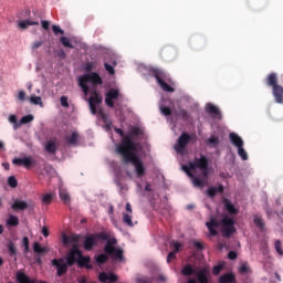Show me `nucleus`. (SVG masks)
Here are the masks:
<instances>
[{"mask_svg": "<svg viewBox=\"0 0 283 283\" xmlns=\"http://www.w3.org/2000/svg\"><path fill=\"white\" fill-rule=\"evenodd\" d=\"M148 74L156 78L158 85L161 87L164 92H175L174 87L167 84V72L159 67H150L148 70Z\"/></svg>", "mask_w": 283, "mask_h": 283, "instance_id": "nucleus-6", "label": "nucleus"}, {"mask_svg": "<svg viewBox=\"0 0 283 283\" xmlns=\"http://www.w3.org/2000/svg\"><path fill=\"white\" fill-rule=\"evenodd\" d=\"M274 247H275L276 253H279V255H283L282 241L276 240L275 243H274Z\"/></svg>", "mask_w": 283, "mask_h": 283, "instance_id": "nucleus-50", "label": "nucleus"}, {"mask_svg": "<svg viewBox=\"0 0 283 283\" xmlns=\"http://www.w3.org/2000/svg\"><path fill=\"white\" fill-rule=\"evenodd\" d=\"M43 45V41H35L32 43V50H39Z\"/></svg>", "mask_w": 283, "mask_h": 283, "instance_id": "nucleus-60", "label": "nucleus"}, {"mask_svg": "<svg viewBox=\"0 0 283 283\" xmlns=\"http://www.w3.org/2000/svg\"><path fill=\"white\" fill-rule=\"evenodd\" d=\"M159 109L164 116H171V108H169L168 106L161 105Z\"/></svg>", "mask_w": 283, "mask_h": 283, "instance_id": "nucleus-48", "label": "nucleus"}, {"mask_svg": "<svg viewBox=\"0 0 283 283\" xmlns=\"http://www.w3.org/2000/svg\"><path fill=\"white\" fill-rule=\"evenodd\" d=\"M12 163L18 167H25V169H30V167H33V165H36V161L32 159V157L14 158Z\"/></svg>", "mask_w": 283, "mask_h": 283, "instance_id": "nucleus-14", "label": "nucleus"}, {"mask_svg": "<svg viewBox=\"0 0 283 283\" xmlns=\"http://www.w3.org/2000/svg\"><path fill=\"white\" fill-rule=\"evenodd\" d=\"M123 222L127 227H134V221H132V214L129 213H123Z\"/></svg>", "mask_w": 283, "mask_h": 283, "instance_id": "nucleus-37", "label": "nucleus"}, {"mask_svg": "<svg viewBox=\"0 0 283 283\" xmlns=\"http://www.w3.org/2000/svg\"><path fill=\"white\" fill-rule=\"evenodd\" d=\"M22 244L24 247V253H28V251H30V239L28 237H23Z\"/></svg>", "mask_w": 283, "mask_h": 283, "instance_id": "nucleus-47", "label": "nucleus"}, {"mask_svg": "<svg viewBox=\"0 0 283 283\" xmlns=\"http://www.w3.org/2000/svg\"><path fill=\"white\" fill-rule=\"evenodd\" d=\"M115 132L122 137V143L116 147V153L122 156V160L125 165H129V163L133 164L137 178H143L146 171L145 164L136 154L140 143L134 142L137 136H143V129L139 127H133L127 135H125V132L120 128H116Z\"/></svg>", "mask_w": 283, "mask_h": 283, "instance_id": "nucleus-1", "label": "nucleus"}, {"mask_svg": "<svg viewBox=\"0 0 283 283\" xmlns=\"http://www.w3.org/2000/svg\"><path fill=\"white\" fill-rule=\"evenodd\" d=\"M84 70L90 74L92 70H96V62H87L84 66Z\"/></svg>", "mask_w": 283, "mask_h": 283, "instance_id": "nucleus-45", "label": "nucleus"}, {"mask_svg": "<svg viewBox=\"0 0 283 283\" xmlns=\"http://www.w3.org/2000/svg\"><path fill=\"white\" fill-rule=\"evenodd\" d=\"M60 198L65 205H70V193L65 190H60Z\"/></svg>", "mask_w": 283, "mask_h": 283, "instance_id": "nucleus-39", "label": "nucleus"}, {"mask_svg": "<svg viewBox=\"0 0 283 283\" xmlns=\"http://www.w3.org/2000/svg\"><path fill=\"white\" fill-rule=\"evenodd\" d=\"M219 283H235V274L228 272L219 277Z\"/></svg>", "mask_w": 283, "mask_h": 283, "instance_id": "nucleus-23", "label": "nucleus"}, {"mask_svg": "<svg viewBox=\"0 0 283 283\" xmlns=\"http://www.w3.org/2000/svg\"><path fill=\"white\" fill-rule=\"evenodd\" d=\"M34 120V115H25L20 119V127L22 125H28V123H32Z\"/></svg>", "mask_w": 283, "mask_h": 283, "instance_id": "nucleus-40", "label": "nucleus"}, {"mask_svg": "<svg viewBox=\"0 0 283 283\" xmlns=\"http://www.w3.org/2000/svg\"><path fill=\"white\" fill-rule=\"evenodd\" d=\"M220 271H222V265H214L212 269L214 275H220Z\"/></svg>", "mask_w": 283, "mask_h": 283, "instance_id": "nucleus-57", "label": "nucleus"}, {"mask_svg": "<svg viewBox=\"0 0 283 283\" xmlns=\"http://www.w3.org/2000/svg\"><path fill=\"white\" fill-rule=\"evenodd\" d=\"M217 193H224V186L219 184L218 187H210L207 189V196L209 198H216Z\"/></svg>", "mask_w": 283, "mask_h": 283, "instance_id": "nucleus-17", "label": "nucleus"}, {"mask_svg": "<svg viewBox=\"0 0 283 283\" xmlns=\"http://www.w3.org/2000/svg\"><path fill=\"white\" fill-rule=\"evenodd\" d=\"M28 207H29L28 202L21 201L19 199L14 200L13 203L11 205V209L13 211H25Z\"/></svg>", "mask_w": 283, "mask_h": 283, "instance_id": "nucleus-20", "label": "nucleus"}, {"mask_svg": "<svg viewBox=\"0 0 283 283\" xmlns=\"http://www.w3.org/2000/svg\"><path fill=\"white\" fill-rule=\"evenodd\" d=\"M8 185H9V187H11L12 189H17V187H19V181L17 180V177L10 176V177L8 178Z\"/></svg>", "mask_w": 283, "mask_h": 283, "instance_id": "nucleus-41", "label": "nucleus"}, {"mask_svg": "<svg viewBox=\"0 0 283 283\" xmlns=\"http://www.w3.org/2000/svg\"><path fill=\"white\" fill-rule=\"evenodd\" d=\"M137 283H154V277L151 276H139L136 280Z\"/></svg>", "mask_w": 283, "mask_h": 283, "instance_id": "nucleus-43", "label": "nucleus"}, {"mask_svg": "<svg viewBox=\"0 0 283 283\" xmlns=\"http://www.w3.org/2000/svg\"><path fill=\"white\" fill-rule=\"evenodd\" d=\"M107 260H109L107 254H99L96 256L97 264H105V262H107Z\"/></svg>", "mask_w": 283, "mask_h": 283, "instance_id": "nucleus-44", "label": "nucleus"}, {"mask_svg": "<svg viewBox=\"0 0 283 283\" xmlns=\"http://www.w3.org/2000/svg\"><path fill=\"white\" fill-rule=\"evenodd\" d=\"M81 255V250L78 247L74 245L70 251L69 254L66 255V263L69 266H74L76 264L78 258Z\"/></svg>", "mask_w": 283, "mask_h": 283, "instance_id": "nucleus-12", "label": "nucleus"}, {"mask_svg": "<svg viewBox=\"0 0 283 283\" xmlns=\"http://www.w3.org/2000/svg\"><path fill=\"white\" fill-rule=\"evenodd\" d=\"M29 25H39V21L23 20L18 23V28H20V30H28Z\"/></svg>", "mask_w": 283, "mask_h": 283, "instance_id": "nucleus-26", "label": "nucleus"}, {"mask_svg": "<svg viewBox=\"0 0 283 283\" xmlns=\"http://www.w3.org/2000/svg\"><path fill=\"white\" fill-rule=\"evenodd\" d=\"M181 275H185L186 277H189V275H196V270H193V265L187 264L181 270Z\"/></svg>", "mask_w": 283, "mask_h": 283, "instance_id": "nucleus-27", "label": "nucleus"}, {"mask_svg": "<svg viewBox=\"0 0 283 283\" xmlns=\"http://www.w3.org/2000/svg\"><path fill=\"white\" fill-rule=\"evenodd\" d=\"M195 275L197 276V283H209L211 272H209V269L203 268L199 271H196Z\"/></svg>", "mask_w": 283, "mask_h": 283, "instance_id": "nucleus-15", "label": "nucleus"}, {"mask_svg": "<svg viewBox=\"0 0 283 283\" xmlns=\"http://www.w3.org/2000/svg\"><path fill=\"white\" fill-rule=\"evenodd\" d=\"M7 249L10 258H14V255H17V245H14V242L10 241Z\"/></svg>", "mask_w": 283, "mask_h": 283, "instance_id": "nucleus-31", "label": "nucleus"}, {"mask_svg": "<svg viewBox=\"0 0 283 283\" xmlns=\"http://www.w3.org/2000/svg\"><path fill=\"white\" fill-rule=\"evenodd\" d=\"M228 258H229V260H238V252H235V251H230V252L228 253Z\"/></svg>", "mask_w": 283, "mask_h": 283, "instance_id": "nucleus-59", "label": "nucleus"}, {"mask_svg": "<svg viewBox=\"0 0 283 283\" xmlns=\"http://www.w3.org/2000/svg\"><path fill=\"white\" fill-rule=\"evenodd\" d=\"M57 56H59L60 59H65V56H66L65 51H63V50L59 51V52H57Z\"/></svg>", "mask_w": 283, "mask_h": 283, "instance_id": "nucleus-64", "label": "nucleus"}, {"mask_svg": "<svg viewBox=\"0 0 283 283\" xmlns=\"http://www.w3.org/2000/svg\"><path fill=\"white\" fill-rule=\"evenodd\" d=\"M52 198H53L52 193H46V195L43 196L42 202L44 205H50L52 202Z\"/></svg>", "mask_w": 283, "mask_h": 283, "instance_id": "nucleus-51", "label": "nucleus"}, {"mask_svg": "<svg viewBox=\"0 0 283 283\" xmlns=\"http://www.w3.org/2000/svg\"><path fill=\"white\" fill-rule=\"evenodd\" d=\"M98 280L101 282H107V280H108V282H118V276L114 273L107 274L105 272H102L98 274Z\"/></svg>", "mask_w": 283, "mask_h": 283, "instance_id": "nucleus-18", "label": "nucleus"}, {"mask_svg": "<svg viewBox=\"0 0 283 283\" xmlns=\"http://www.w3.org/2000/svg\"><path fill=\"white\" fill-rule=\"evenodd\" d=\"M45 151H48V154H51V155L56 154V140L51 139L46 142Z\"/></svg>", "mask_w": 283, "mask_h": 283, "instance_id": "nucleus-25", "label": "nucleus"}, {"mask_svg": "<svg viewBox=\"0 0 283 283\" xmlns=\"http://www.w3.org/2000/svg\"><path fill=\"white\" fill-rule=\"evenodd\" d=\"M30 103H32V105H40V107H43V101L41 99V96L31 95Z\"/></svg>", "mask_w": 283, "mask_h": 283, "instance_id": "nucleus-34", "label": "nucleus"}, {"mask_svg": "<svg viewBox=\"0 0 283 283\" xmlns=\"http://www.w3.org/2000/svg\"><path fill=\"white\" fill-rule=\"evenodd\" d=\"M103 103V96L96 91L92 92V95L88 99V105L91 109V114L96 115L98 114V109L96 108V105H101Z\"/></svg>", "mask_w": 283, "mask_h": 283, "instance_id": "nucleus-10", "label": "nucleus"}, {"mask_svg": "<svg viewBox=\"0 0 283 283\" xmlns=\"http://www.w3.org/2000/svg\"><path fill=\"white\" fill-rule=\"evenodd\" d=\"M118 96H120V92L116 88H111L106 93V97H105V103H106L107 107H111L113 109L114 101H116V98H118Z\"/></svg>", "mask_w": 283, "mask_h": 283, "instance_id": "nucleus-13", "label": "nucleus"}, {"mask_svg": "<svg viewBox=\"0 0 283 283\" xmlns=\"http://www.w3.org/2000/svg\"><path fill=\"white\" fill-rule=\"evenodd\" d=\"M206 112L208 114H211L212 116H219L220 117V108H218V106L208 103L206 106Z\"/></svg>", "mask_w": 283, "mask_h": 283, "instance_id": "nucleus-24", "label": "nucleus"}, {"mask_svg": "<svg viewBox=\"0 0 283 283\" xmlns=\"http://www.w3.org/2000/svg\"><path fill=\"white\" fill-rule=\"evenodd\" d=\"M42 235H44V238H48V235H50V230H48L46 227L42 228Z\"/></svg>", "mask_w": 283, "mask_h": 283, "instance_id": "nucleus-62", "label": "nucleus"}, {"mask_svg": "<svg viewBox=\"0 0 283 283\" xmlns=\"http://www.w3.org/2000/svg\"><path fill=\"white\" fill-rule=\"evenodd\" d=\"M98 240H109V235L106 232H98L95 234H90L84 239V249L85 251H92L96 244H98Z\"/></svg>", "mask_w": 283, "mask_h": 283, "instance_id": "nucleus-7", "label": "nucleus"}, {"mask_svg": "<svg viewBox=\"0 0 283 283\" xmlns=\"http://www.w3.org/2000/svg\"><path fill=\"white\" fill-rule=\"evenodd\" d=\"M117 242L118 241L116 239L108 240L104 247V251L107 255H111L113 260H123V249L114 247Z\"/></svg>", "mask_w": 283, "mask_h": 283, "instance_id": "nucleus-8", "label": "nucleus"}, {"mask_svg": "<svg viewBox=\"0 0 283 283\" xmlns=\"http://www.w3.org/2000/svg\"><path fill=\"white\" fill-rule=\"evenodd\" d=\"M229 138L232 145H234V147H244V140H242V137H240L238 134L230 133Z\"/></svg>", "mask_w": 283, "mask_h": 283, "instance_id": "nucleus-19", "label": "nucleus"}, {"mask_svg": "<svg viewBox=\"0 0 283 283\" xmlns=\"http://www.w3.org/2000/svg\"><path fill=\"white\" fill-rule=\"evenodd\" d=\"M191 138H193L192 135H189V133L184 132L177 139V143L175 144V151L177 154H185V149H187V145L191 143Z\"/></svg>", "mask_w": 283, "mask_h": 283, "instance_id": "nucleus-9", "label": "nucleus"}, {"mask_svg": "<svg viewBox=\"0 0 283 283\" xmlns=\"http://www.w3.org/2000/svg\"><path fill=\"white\" fill-rule=\"evenodd\" d=\"M176 116H178V118H181L185 123H189V120H191V114L185 108H179L176 112Z\"/></svg>", "mask_w": 283, "mask_h": 283, "instance_id": "nucleus-21", "label": "nucleus"}, {"mask_svg": "<svg viewBox=\"0 0 283 283\" xmlns=\"http://www.w3.org/2000/svg\"><path fill=\"white\" fill-rule=\"evenodd\" d=\"M17 98L23 103L25 101V91H19Z\"/></svg>", "mask_w": 283, "mask_h": 283, "instance_id": "nucleus-55", "label": "nucleus"}, {"mask_svg": "<svg viewBox=\"0 0 283 283\" xmlns=\"http://www.w3.org/2000/svg\"><path fill=\"white\" fill-rule=\"evenodd\" d=\"M97 113L101 116V118L103 119L107 118V116L105 115V112H103V108H99Z\"/></svg>", "mask_w": 283, "mask_h": 283, "instance_id": "nucleus-63", "label": "nucleus"}, {"mask_svg": "<svg viewBox=\"0 0 283 283\" xmlns=\"http://www.w3.org/2000/svg\"><path fill=\"white\" fill-rule=\"evenodd\" d=\"M208 144L209 145H213V147H218V145L220 144V138L216 137V136H211L209 139H208Z\"/></svg>", "mask_w": 283, "mask_h": 283, "instance_id": "nucleus-46", "label": "nucleus"}, {"mask_svg": "<svg viewBox=\"0 0 283 283\" xmlns=\"http://www.w3.org/2000/svg\"><path fill=\"white\" fill-rule=\"evenodd\" d=\"M81 136L78 135V132H73L71 134V136H66L65 140L67 143V145H73L74 147H76L78 145V138Z\"/></svg>", "mask_w": 283, "mask_h": 283, "instance_id": "nucleus-22", "label": "nucleus"}, {"mask_svg": "<svg viewBox=\"0 0 283 283\" xmlns=\"http://www.w3.org/2000/svg\"><path fill=\"white\" fill-rule=\"evenodd\" d=\"M193 248L202 251V249H205V245L200 241H193Z\"/></svg>", "mask_w": 283, "mask_h": 283, "instance_id": "nucleus-56", "label": "nucleus"}, {"mask_svg": "<svg viewBox=\"0 0 283 283\" xmlns=\"http://www.w3.org/2000/svg\"><path fill=\"white\" fill-rule=\"evenodd\" d=\"M51 263H52V266L56 268L57 277H63V275L67 273V269L70 265L65 263L63 259H53Z\"/></svg>", "mask_w": 283, "mask_h": 283, "instance_id": "nucleus-11", "label": "nucleus"}, {"mask_svg": "<svg viewBox=\"0 0 283 283\" xmlns=\"http://www.w3.org/2000/svg\"><path fill=\"white\" fill-rule=\"evenodd\" d=\"M90 262H92V258L90 256H84L83 252L80 253V256L77 258V265L80 269H87L91 270L93 269L92 264H90Z\"/></svg>", "mask_w": 283, "mask_h": 283, "instance_id": "nucleus-16", "label": "nucleus"}, {"mask_svg": "<svg viewBox=\"0 0 283 283\" xmlns=\"http://www.w3.org/2000/svg\"><path fill=\"white\" fill-rule=\"evenodd\" d=\"M265 85L272 88L275 103L283 104V86L280 85L277 73H270L265 78Z\"/></svg>", "mask_w": 283, "mask_h": 283, "instance_id": "nucleus-4", "label": "nucleus"}, {"mask_svg": "<svg viewBox=\"0 0 283 283\" xmlns=\"http://www.w3.org/2000/svg\"><path fill=\"white\" fill-rule=\"evenodd\" d=\"M226 209L228 213H231L232 216L238 214V209H235V206H233V203H230L229 200L226 201Z\"/></svg>", "mask_w": 283, "mask_h": 283, "instance_id": "nucleus-33", "label": "nucleus"}, {"mask_svg": "<svg viewBox=\"0 0 283 283\" xmlns=\"http://www.w3.org/2000/svg\"><path fill=\"white\" fill-rule=\"evenodd\" d=\"M41 25H42L43 30H50V21L42 20Z\"/></svg>", "mask_w": 283, "mask_h": 283, "instance_id": "nucleus-61", "label": "nucleus"}, {"mask_svg": "<svg viewBox=\"0 0 283 283\" xmlns=\"http://www.w3.org/2000/svg\"><path fill=\"white\" fill-rule=\"evenodd\" d=\"M104 67H105L106 72H108V74H115L114 66H112L111 64L105 63Z\"/></svg>", "mask_w": 283, "mask_h": 283, "instance_id": "nucleus-53", "label": "nucleus"}, {"mask_svg": "<svg viewBox=\"0 0 283 283\" xmlns=\"http://www.w3.org/2000/svg\"><path fill=\"white\" fill-rule=\"evenodd\" d=\"M238 149V155L242 160H249V154H247V150H244V146H239Z\"/></svg>", "mask_w": 283, "mask_h": 283, "instance_id": "nucleus-38", "label": "nucleus"}, {"mask_svg": "<svg viewBox=\"0 0 283 283\" xmlns=\"http://www.w3.org/2000/svg\"><path fill=\"white\" fill-rule=\"evenodd\" d=\"M7 227H19V217L11 214L7 219Z\"/></svg>", "mask_w": 283, "mask_h": 283, "instance_id": "nucleus-29", "label": "nucleus"}, {"mask_svg": "<svg viewBox=\"0 0 283 283\" xmlns=\"http://www.w3.org/2000/svg\"><path fill=\"white\" fill-rule=\"evenodd\" d=\"M9 123L13 125V129H19V127H21V122L19 123V120L17 119V115H10Z\"/></svg>", "mask_w": 283, "mask_h": 283, "instance_id": "nucleus-35", "label": "nucleus"}, {"mask_svg": "<svg viewBox=\"0 0 283 283\" xmlns=\"http://www.w3.org/2000/svg\"><path fill=\"white\" fill-rule=\"evenodd\" d=\"M87 83H92V85H103V77L96 72L86 73L78 77V86L85 95L90 94V86Z\"/></svg>", "mask_w": 283, "mask_h": 283, "instance_id": "nucleus-5", "label": "nucleus"}, {"mask_svg": "<svg viewBox=\"0 0 283 283\" xmlns=\"http://www.w3.org/2000/svg\"><path fill=\"white\" fill-rule=\"evenodd\" d=\"M63 244H72V242H76L78 239L75 237H70L67 234L62 235Z\"/></svg>", "mask_w": 283, "mask_h": 283, "instance_id": "nucleus-42", "label": "nucleus"}, {"mask_svg": "<svg viewBox=\"0 0 283 283\" xmlns=\"http://www.w3.org/2000/svg\"><path fill=\"white\" fill-rule=\"evenodd\" d=\"M196 169H200L203 179L193 175L192 171H196ZM182 171H185L189 178H192L195 187H205V180L209 178V158L201 154L199 157H196L193 161L184 165Z\"/></svg>", "mask_w": 283, "mask_h": 283, "instance_id": "nucleus-2", "label": "nucleus"}, {"mask_svg": "<svg viewBox=\"0 0 283 283\" xmlns=\"http://www.w3.org/2000/svg\"><path fill=\"white\" fill-rule=\"evenodd\" d=\"M253 222H254L256 229H260V231H264L265 223H264V219H262V217L255 214Z\"/></svg>", "mask_w": 283, "mask_h": 283, "instance_id": "nucleus-28", "label": "nucleus"}, {"mask_svg": "<svg viewBox=\"0 0 283 283\" xmlns=\"http://www.w3.org/2000/svg\"><path fill=\"white\" fill-rule=\"evenodd\" d=\"M60 43H62L63 48H70V50H74V44H72L70 38L67 36L60 38Z\"/></svg>", "mask_w": 283, "mask_h": 283, "instance_id": "nucleus-30", "label": "nucleus"}, {"mask_svg": "<svg viewBox=\"0 0 283 283\" xmlns=\"http://www.w3.org/2000/svg\"><path fill=\"white\" fill-rule=\"evenodd\" d=\"M52 31L56 36H59V34H62V35L65 34V31H63V29H61V27L56 24L52 25Z\"/></svg>", "mask_w": 283, "mask_h": 283, "instance_id": "nucleus-49", "label": "nucleus"}, {"mask_svg": "<svg viewBox=\"0 0 283 283\" xmlns=\"http://www.w3.org/2000/svg\"><path fill=\"white\" fill-rule=\"evenodd\" d=\"M170 247H174L175 248V252L176 253H180V249H182V244H180L179 242H176V241H172L171 243H170Z\"/></svg>", "mask_w": 283, "mask_h": 283, "instance_id": "nucleus-52", "label": "nucleus"}, {"mask_svg": "<svg viewBox=\"0 0 283 283\" xmlns=\"http://www.w3.org/2000/svg\"><path fill=\"white\" fill-rule=\"evenodd\" d=\"M235 221L229 217H223L222 220H218L216 217H211L210 221L206 222V227L209 230L210 235H218V230L222 227L221 235L222 238H231L235 232Z\"/></svg>", "mask_w": 283, "mask_h": 283, "instance_id": "nucleus-3", "label": "nucleus"}, {"mask_svg": "<svg viewBox=\"0 0 283 283\" xmlns=\"http://www.w3.org/2000/svg\"><path fill=\"white\" fill-rule=\"evenodd\" d=\"M239 273L241 275H247V274L251 273V268H249L248 263H242L239 268Z\"/></svg>", "mask_w": 283, "mask_h": 283, "instance_id": "nucleus-36", "label": "nucleus"}, {"mask_svg": "<svg viewBox=\"0 0 283 283\" xmlns=\"http://www.w3.org/2000/svg\"><path fill=\"white\" fill-rule=\"evenodd\" d=\"M33 251H34V253H48V248L41 247V243L35 242L33 244Z\"/></svg>", "mask_w": 283, "mask_h": 283, "instance_id": "nucleus-32", "label": "nucleus"}, {"mask_svg": "<svg viewBox=\"0 0 283 283\" xmlns=\"http://www.w3.org/2000/svg\"><path fill=\"white\" fill-rule=\"evenodd\" d=\"M60 103H61L62 107H70V103H67V97L66 96H62L60 98Z\"/></svg>", "mask_w": 283, "mask_h": 283, "instance_id": "nucleus-54", "label": "nucleus"}, {"mask_svg": "<svg viewBox=\"0 0 283 283\" xmlns=\"http://www.w3.org/2000/svg\"><path fill=\"white\" fill-rule=\"evenodd\" d=\"M178 252L171 251L168 253L167 262H171V260H176V255Z\"/></svg>", "mask_w": 283, "mask_h": 283, "instance_id": "nucleus-58", "label": "nucleus"}]
</instances>
